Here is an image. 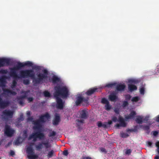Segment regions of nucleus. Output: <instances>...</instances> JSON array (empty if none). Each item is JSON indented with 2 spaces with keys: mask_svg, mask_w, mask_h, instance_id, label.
Wrapping results in <instances>:
<instances>
[{
  "mask_svg": "<svg viewBox=\"0 0 159 159\" xmlns=\"http://www.w3.org/2000/svg\"><path fill=\"white\" fill-rule=\"evenodd\" d=\"M43 73H39L37 75L38 78L35 77V74L34 70H22L20 71V77L25 78L29 77L33 79V83L34 85L41 84L43 82V80L47 78L48 75V71L46 69L43 71Z\"/></svg>",
  "mask_w": 159,
  "mask_h": 159,
  "instance_id": "1",
  "label": "nucleus"
},
{
  "mask_svg": "<svg viewBox=\"0 0 159 159\" xmlns=\"http://www.w3.org/2000/svg\"><path fill=\"white\" fill-rule=\"evenodd\" d=\"M45 138V135L44 133L39 131L33 133L29 136L28 139H33V142L29 143L30 146L28 147L26 149L27 153L29 155L28 158L30 159H37L38 157V156L34 154V150L32 147L35 145L34 142L37 140V139L42 140L44 139Z\"/></svg>",
  "mask_w": 159,
  "mask_h": 159,
  "instance_id": "2",
  "label": "nucleus"
},
{
  "mask_svg": "<svg viewBox=\"0 0 159 159\" xmlns=\"http://www.w3.org/2000/svg\"><path fill=\"white\" fill-rule=\"evenodd\" d=\"M54 89L55 92L54 96L56 99L57 107L59 109H62L63 108L64 103L59 96H61L62 98H67L69 95L68 90L66 87H61L60 86H55Z\"/></svg>",
  "mask_w": 159,
  "mask_h": 159,
  "instance_id": "3",
  "label": "nucleus"
},
{
  "mask_svg": "<svg viewBox=\"0 0 159 159\" xmlns=\"http://www.w3.org/2000/svg\"><path fill=\"white\" fill-rule=\"evenodd\" d=\"M50 116L48 113H46L43 115H41L39 119L33 120V123L34 125L33 128L34 130H39L42 127V125L41 123H44L46 122V120L49 119Z\"/></svg>",
  "mask_w": 159,
  "mask_h": 159,
  "instance_id": "4",
  "label": "nucleus"
},
{
  "mask_svg": "<svg viewBox=\"0 0 159 159\" xmlns=\"http://www.w3.org/2000/svg\"><path fill=\"white\" fill-rule=\"evenodd\" d=\"M24 66V63L20 62H18L17 64L15 67L11 68L9 73L10 75L15 79L20 78V77L17 75L16 70Z\"/></svg>",
  "mask_w": 159,
  "mask_h": 159,
  "instance_id": "5",
  "label": "nucleus"
},
{
  "mask_svg": "<svg viewBox=\"0 0 159 159\" xmlns=\"http://www.w3.org/2000/svg\"><path fill=\"white\" fill-rule=\"evenodd\" d=\"M80 120H76V125L77 127H79L80 124H83L84 123V120L87 118L88 111L86 109H84L80 111Z\"/></svg>",
  "mask_w": 159,
  "mask_h": 159,
  "instance_id": "6",
  "label": "nucleus"
},
{
  "mask_svg": "<svg viewBox=\"0 0 159 159\" xmlns=\"http://www.w3.org/2000/svg\"><path fill=\"white\" fill-rule=\"evenodd\" d=\"M111 120L112 121L114 122H116L118 121L120 122L119 124H117L115 125V126L117 128H119V127L120 126L123 127H125L126 126L127 124L125 122L124 119L121 116L119 117L118 120L116 116L112 117Z\"/></svg>",
  "mask_w": 159,
  "mask_h": 159,
  "instance_id": "7",
  "label": "nucleus"
},
{
  "mask_svg": "<svg viewBox=\"0 0 159 159\" xmlns=\"http://www.w3.org/2000/svg\"><path fill=\"white\" fill-rule=\"evenodd\" d=\"M88 98H84L82 97L81 95H79L76 98V100L75 102V105L76 106H78L83 102L85 103H87L88 102Z\"/></svg>",
  "mask_w": 159,
  "mask_h": 159,
  "instance_id": "8",
  "label": "nucleus"
},
{
  "mask_svg": "<svg viewBox=\"0 0 159 159\" xmlns=\"http://www.w3.org/2000/svg\"><path fill=\"white\" fill-rule=\"evenodd\" d=\"M4 133L8 137H11L15 133L14 130L10 128V126L8 125L5 126Z\"/></svg>",
  "mask_w": 159,
  "mask_h": 159,
  "instance_id": "9",
  "label": "nucleus"
},
{
  "mask_svg": "<svg viewBox=\"0 0 159 159\" xmlns=\"http://www.w3.org/2000/svg\"><path fill=\"white\" fill-rule=\"evenodd\" d=\"M4 116V118L5 120H8L9 118H11L13 114V111L7 110H5L2 112Z\"/></svg>",
  "mask_w": 159,
  "mask_h": 159,
  "instance_id": "10",
  "label": "nucleus"
},
{
  "mask_svg": "<svg viewBox=\"0 0 159 159\" xmlns=\"http://www.w3.org/2000/svg\"><path fill=\"white\" fill-rule=\"evenodd\" d=\"M10 64V59L5 58L0 59V67L5 66H8Z\"/></svg>",
  "mask_w": 159,
  "mask_h": 159,
  "instance_id": "11",
  "label": "nucleus"
},
{
  "mask_svg": "<svg viewBox=\"0 0 159 159\" xmlns=\"http://www.w3.org/2000/svg\"><path fill=\"white\" fill-rule=\"evenodd\" d=\"M9 102L8 101H4L0 97V108L4 109L8 106Z\"/></svg>",
  "mask_w": 159,
  "mask_h": 159,
  "instance_id": "12",
  "label": "nucleus"
},
{
  "mask_svg": "<svg viewBox=\"0 0 159 159\" xmlns=\"http://www.w3.org/2000/svg\"><path fill=\"white\" fill-rule=\"evenodd\" d=\"M2 90L3 92V94L7 95H15L16 94V92L8 89L3 88Z\"/></svg>",
  "mask_w": 159,
  "mask_h": 159,
  "instance_id": "13",
  "label": "nucleus"
},
{
  "mask_svg": "<svg viewBox=\"0 0 159 159\" xmlns=\"http://www.w3.org/2000/svg\"><path fill=\"white\" fill-rule=\"evenodd\" d=\"M109 100L112 102H115L118 99V97L116 94L112 93L109 95Z\"/></svg>",
  "mask_w": 159,
  "mask_h": 159,
  "instance_id": "14",
  "label": "nucleus"
},
{
  "mask_svg": "<svg viewBox=\"0 0 159 159\" xmlns=\"http://www.w3.org/2000/svg\"><path fill=\"white\" fill-rule=\"evenodd\" d=\"M97 125L98 127H103L106 129L110 127V125H107V122H105L103 124H102L101 121H98L97 123Z\"/></svg>",
  "mask_w": 159,
  "mask_h": 159,
  "instance_id": "15",
  "label": "nucleus"
},
{
  "mask_svg": "<svg viewBox=\"0 0 159 159\" xmlns=\"http://www.w3.org/2000/svg\"><path fill=\"white\" fill-rule=\"evenodd\" d=\"M125 88V85L124 84H118L116 86V89L118 91H124Z\"/></svg>",
  "mask_w": 159,
  "mask_h": 159,
  "instance_id": "16",
  "label": "nucleus"
},
{
  "mask_svg": "<svg viewBox=\"0 0 159 159\" xmlns=\"http://www.w3.org/2000/svg\"><path fill=\"white\" fill-rule=\"evenodd\" d=\"M60 81V79L58 77L55 75H53L50 80V82H52L53 84L57 83Z\"/></svg>",
  "mask_w": 159,
  "mask_h": 159,
  "instance_id": "17",
  "label": "nucleus"
},
{
  "mask_svg": "<svg viewBox=\"0 0 159 159\" xmlns=\"http://www.w3.org/2000/svg\"><path fill=\"white\" fill-rule=\"evenodd\" d=\"M136 115V112L134 111H131L129 114L125 116V118L126 120L133 119L134 116Z\"/></svg>",
  "mask_w": 159,
  "mask_h": 159,
  "instance_id": "18",
  "label": "nucleus"
},
{
  "mask_svg": "<svg viewBox=\"0 0 159 159\" xmlns=\"http://www.w3.org/2000/svg\"><path fill=\"white\" fill-rule=\"evenodd\" d=\"M60 121V117L59 116L56 115L53 120L52 123L54 125H57Z\"/></svg>",
  "mask_w": 159,
  "mask_h": 159,
  "instance_id": "19",
  "label": "nucleus"
},
{
  "mask_svg": "<svg viewBox=\"0 0 159 159\" xmlns=\"http://www.w3.org/2000/svg\"><path fill=\"white\" fill-rule=\"evenodd\" d=\"M44 142H39L37 145H35V148L37 150H40L43 148Z\"/></svg>",
  "mask_w": 159,
  "mask_h": 159,
  "instance_id": "20",
  "label": "nucleus"
},
{
  "mask_svg": "<svg viewBox=\"0 0 159 159\" xmlns=\"http://www.w3.org/2000/svg\"><path fill=\"white\" fill-rule=\"evenodd\" d=\"M128 89L130 92H132L137 89V86L134 84H129L128 85Z\"/></svg>",
  "mask_w": 159,
  "mask_h": 159,
  "instance_id": "21",
  "label": "nucleus"
},
{
  "mask_svg": "<svg viewBox=\"0 0 159 159\" xmlns=\"http://www.w3.org/2000/svg\"><path fill=\"white\" fill-rule=\"evenodd\" d=\"M30 92L29 90L26 91H24L22 92V93H24V94L18 97L17 99H23L26 98L27 96V94Z\"/></svg>",
  "mask_w": 159,
  "mask_h": 159,
  "instance_id": "22",
  "label": "nucleus"
},
{
  "mask_svg": "<svg viewBox=\"0 0 159 159\" xmlns=\"http://www.w3.org/2000/svg\"><path fill=\"white\" fill-rule=\"evenodd\" d=\"M7 78V76L6 75L3 76L0 78V83L1 86H4V84L5 82V79Z\"/></svg>",
  "mask_w": 159,
  "mask_h": 159,
  "instance_id": "23",
  "label": "nucleus"
},
{
  "mask_svg": "<svg viewBox=\"0 0 159 159\" xmlns=\"http://www.w3.org/2000/svg\"><path fill=\"white\" fill-rule=\"evenodd\" d=\"M135 121L138 124H142L143 122V118L140 116H137L135 120Z\"/></svg>",
  "mask_w": 159,
  "mask_h": 159,
  "instance_id": "24",
  "label": "nucleus"
},
{
  "mask_svg": "<svg viewBox=\"0 0 159 159\" xmlns=\"http://www.w3.org/2000/svg\"><path fill=\"white\" fill-rule=\"evenodd\" d=\"M99 89L97 88L90 89V95L96 92H98Z\"/></svg>",
  "mask_w": 159,
  "mask_h": 159,
  "instance_id": "25",
  "label": "nucleus"
},
{
  "mask_svg": "<svg viewBox=\"0 0 159 159\" xmlns=\"http://www.w3.org/2000/svg\"><path fill=\"white\" fill-rule=\"evenodd\" d=\"M104 107L105 110L107 111L110 110L111 108V106L110 105L109 102L105 104Z\"/></svg>",
  "mask_w": 159,
  "mask_h": 159,
  "instance_id": "26",
  "label": "nucleus"
},
{
  "mask_svg": "<svg viewBox=\"0 0 159 159\" xmlns=\"http://www.w3.org/2000/svg\"><path fill=\"white\" fill-rule=\"evenodd\" d=\"M116 84L115 83H109L106 84L105 87L108 88H111L114 86H115Z\"/></svg>",
  "mask_w": 159,
  "mask_h": 159,
  "instance_id": "27",
  "label": "nucleus"
},
{
  "mask_svg": "<svg viewBox=\"0 0 159 159\" xmlns=\"http://www.w3.org/2000/svg\"><path fill=\"white\" fill-rule=\"evenodd\" d=\"M24 64V66H28L32 67L33 66V63L29 61H27Z\"/></svg>",
  "mask_w": 159,
  "mask_h": 159,
  "instance_id": "28",
  "label": "nucleus"
},
{
  "mask_svg": "<svg viewBox=\"0 0 159 159\" xmlns=\"http://www.w3.org/2000/svg\"><path fill=\"white\" fill-rule=\"evenodd\" d=\"M101 102L103 104H107L109 102L105 98H102Z\"/></svg>",
  "mask_w": 159,
  "mask_h": 159,
  "instance_id": "29",
  "label": "nucleus"
},
{
  "mask_svg": "<svg viewBox=\"0 0 159 159\" xmlns=\"http://www.w3.org/2000/svg\"><path fill=\"white\" fill-rule=\"evenodd\" d=\"M54 151L53 150H52L50 152H49L47 155V157L48 158L52 157L53 155Z\"/></svg>",
  "mask_w": 159,
  "mask_h": 159,
  "instance_id": "30",
  "label": "nucleus"
},
{
  "mask_svg": "<svg viewBox=\"0 0 159 159\" xmlns=\"http://www.w3.org/2000/svg\"><path fill=\"white\" fill-rule=\"evenodd\" d=\"M139 100V98L137 96L132 98L131 99V101L133 102H137Z\"/></svg>",
  "mask_w": 159,
  "mask_h": 159,
  "instance_id": "31",
  "label": "nucleus"
},
{
  "mask_svg": "<svg viewBox=\"0 0 159 159\" xmlns=\"http://www.w3.org/2000/svg\"><path fill=\"white\" fill-rule=\"evenodd\" d=\"M56 134V132H55L54 131H52V132H49V134L48 136L49 137H51L52 136H54Z\"/></svg>",
  "mask_w": 159,
  "mask_h": 159,
  "instance_id": "32",
  "label": "nucleus"
},
{
  "mask_svg": "<svg viewBox=\"0 0 159 159\" xmlns=\"http://www.w3.org/2000/svg\"><path fill=\"white\" fill-rule=\"evenodd\" d=\"M129 105V103L127 101H124L123 102V103L122 105V107H125Z\"/></svg>",
  "mask_w": 159,
  "mask_h": 159,
  "instance_id": "33",
  "label": "nucleus"
},
{
  "mask_svg": "<svg viewBox=\"0 0 159 159\" xmlns=\"http://www.w3.org/2000/svg\"><path fill=\"white\" fill-rule=\"evenodd\" d=\"M121 137L123 138H126L129 136V135L126 133H120Z\"/></svg>",
  "mask_w": 159,
  "mask_h": 159,
  "instance_id": "34",
  "label": "nucleus"
},
{
  "mask_svg": "<svg viewBox=\"0 0 159 159\" xmlns=\"http://www.w3.org/2000/svg\"><path fill=\"white\" fill-rule=\"evenodd\" d=\"M43 94L45 97H50V94L49 92L48 91H45L43 92Z\"/></svg>",
  "mask_w": 159,
  "mask_h": 159,
  "instance_id": "35",
  "label": "nucleus"
},
{
  "mask_svg": "<svg viewBox=\"0 0 159 159\" xmlns=\"http://www.w3.org/2000/svg\"><path fill=\"white\" fill-rule=\"evenodd\" d=\"M44 145L45 146L46 148H48L51 147V145L48 142H44Z\"/></svg>",
  "mask_w": 159,
  "mask_h": 159,
  "instance_id": "36",
  "label": "nucleus"
},
{
  "mask_svg": "<svg viewBox=\"0 0 159 159\" xmlns=\"http://www.w3.org/2000/svg\"><path fill=\"white\" fill-rule=\"evenodd\" d=\"M128 82L130 84H137L138 83V81L134 80L131 79L129 80Z\"/></svg>",
  "mask_w": 159,
  "mask_h": 159,
  "instance_id": "37",
  "label": "nucleus"
},
{
  "mask_svg": "<svg viewBox=\"0 0 159 159\" xmlns=\"http://www.w3.org/2000/svg\"><path fill=\"white\" fill-rule=\"evenodd\" d=\"M23 83L26 85H28L30 84V81L28 79H25L23 80Z\"/></svg>",
  "mask_w": 159,
  "mask_h": 159,
  "instance_id": "38",
  "label": "nucleus"
},
{
  "mask_svg": "<svg viewBox=\"0 0 159 159\" xmlns=\"http://www.w3.org/2000/svg\"><path fill=\"white\" fill-rule=\"evenodd\" d=\"M125 98L126 101H128L130 99L131 96L129 94H126L125 95Z\"/></svg>",
  "mask_w": 159,
  "mask_h": 159,
  "instance_id": "39",
  "label": "nucleus"
},
{
  "mask_svg": "<svg viewBox=\"0 0 159 159\" xmlns=\"http://www.w3.org/2000/svg\"><path fill=\"white\" fill-rule=\"evenodd\" d=\"M140 92L141 94H144V88L143 87H141L140 89Z\"/></svg>",
  "mask_w": 159,
  "mask_h": 159,
  "instance_id": "40",
  "label": "nucleus"
},
{
  "mask_svg": "<svg viewBox=\"0 0 159 159\" xmlns=\"http://www.w3.org/2000/svg\"><path fill=\"white\" fill-rule=\"evenodd\" d=\"M32 67L33 69H34L36 70H39L40 69V66H38L34 65Z\"/></svg>",
  "mask_w": 159,
  "mask_h": 159,
  "instance_id": "41",
  "label": "nucleus"
},
{
  "mask_svg": "<svg viewBox=\"0 0 159 159\" xmlns=\"http://www.w3.org/2000/svg\"><path fill=\"white\" fill-rule=\"evenodd\" d=\"M7 70L2 69L0 70V73L2 74H6L7 73Z\"/></svg>",
  "mask_w": 159,
  "mask_h": 159,
  "instance_id": "42",
  "label": "nucleus"
},
{
  "mask_svg": "<svg viewBox=\"0 0 159 159\" xmlns=\"http://www.w3.org/2000/svg\"><path fill=\"white\" fill-rule=\"evenodd\" d=\"M137 127L135 126V128L134 129H128L127 130V132L130 131L131 132H133V131L135 132L137 131Z\"/></svg>",
  "mask_w": 159,
  "mask_h": 159,
  "instance_id": "43",
  "label": "nucleus"
},
{
  "mask_svg": "<svg viewBox=\"0 0 159 159\" xmlns=\"http://www.w3.org/2000/svg\"><path fill=\"white\" fill-rule=\"evenodd\" d=\"M149 117L148 116H146L143 119L144 122L147 123L148 120H149Z\"/></svg>",
  "mask_w": 159,
  "mask_h": 159,
  "instance_id": "44",
  "label": "nucleus"
},
{
  "mask_svg": "<svg viewBox=\"0 0 159 159\" xmlns=\"http://www.w3.org/2000/svg\"><path fill=\"white\" fill-rule=\"evenodd\" d=\"M143 129L144 130L148 131L150 129V127L149 125H146L143 127Z\"/></svg>",
  "mask_w": 159,
  "mask_h": 159,
  "instance_id": "45",
  "label": "nucleus"
},
{
  "mask_svg": "<svg viewBox=\"0 0 159 159\" xmlns=\"http://www.w3.org/2000/svg\"><path fill=\"white\" fill-rule=\"evenodd\" d=\"M24 118L22 115H20V117L17 118V120L19 122L23 120Z\"/></svg>",
  "mask_w": 159,
  "mask_h": 159,
  "instance_id": "46",
  "label": "nucleus"
},
{
  "mask_svg": "<svg viewBox=\"0 0 159 159\" xmlns=\"http://www.w3.org/2000/svg\"><path fill=\"white\" fill-rule=\"evenodd\" d=\"M10 156L13 157L15 155V152L12 150H11L9 154Z\"/></svg>",
  "mask_w": 159,
  "mask_h": 159,
  "instance_id": "47",
  "label": "nucleus"
},
{
  "mask_svg": "<svg viewBox=\"0 0 159 159\" xmlns=\"http://www.w3.org/2000/svg\"><path fill=\"white\" fill-rule=\"evenodd\" d=\"M18 103L21 105H22L24 104V102L23 99H17Z\"/></svg>",
  "mask_w": 159,
  "mask_h": 159,
  "instance_id": "48",
  "label": "nucleus"
},
{
  "mask_svg": "<svg viewBox=\"0 0 159 159\" xmlns=\"http://www.w3.org/2000/svg\"><path fill=\"white\" fill-rule=\"evenodd\" d=\"M114 111L115 113L117 114H119V109L118 108H115L114 110Z\"/></svg>",
  "mask_w": 159,
  "mask_h": 159,
  "instance_id": "49",
  "label": "nucleus"
},
{
  "mask_svg": "<svg viewBox=\"0 0 159 159\" xmlns=\"http://www.w3.org/2000/svg\"><path fill=\"white\" fill-rule=\"evenodd\" d=\"M63 153L64 155L67 156L68 154V152L67 150H65L63 152Z\"/></svg>",
  "mask_w": 159,
  "mask_h": 159,
  "instance_id": "50",
  "label": "nucleus"
},
{
  "mask_svg": "<svg viewBox=\"0 0 159 159\" xmlns=\"http://www.w3.org/2000/svg\"><path fill=\"white\" fill-rule=\"evenodd\" d=\"M148 145V147H152V143L150 141H148L147 142Z\"/></svg>",
  "mask_w": 159,
  "mask_h": 159,
  "instance_id": "51",
  "label": "nucleus"
},
{
  "mask_svg": "<svg viewBox=\"0 0 159 159\" xmlns=\"http://www.w3.org/2000/svg\"><path fill=\"white\" fill-rule=\"evenodd\" d=\"M100 149L101 152H105L106 153H107V151L105 148H101Z\"/></svg>",
  "mask_w": 159,
  "mask_h": 159,
  "instance_id": "52",
  "label": "nucleus"
},
{
  "mask_svg": "<svg viewBox=\"0 0 159 159\" xmlns=\"http://www.w3.org/2000/svg\"><path fill=\"white\" fill-rule=\"evenodd\" d=\"M131 152V151L130 149H127L125 152V153L127 154H129Z\"/></svg>",
  "mask_w": 159,
  "mask_h": 159,
  "instance_id": "53",
  "label": "nucleus"
},
{
  "mask_svg": "<svg viewBox=\"0 0 159 159\" xmlns=\"http://www.w3.org/2000/svg\"><path fill=\"white\" fill-rule=\"evenodd\" d=\"M33 118L32 117H29L27 119V120L28 121H32V122L33 121Z\"/></svg>",
  "mask_w": 159,
  "mask_h": 159,
  "instance_id": "54",
  "label": "nucleus"
},
{
  "mask_svg": "<svg viewBox=\"0 0 159 159\" xmlns=\"http://www.w3.org/2000/svg\"><path fill=\"white\" fill-rule=\"evenodd\" d=\"M28 101L29 102H32L33 100V98L32 97H29L28 98Z\"/></svg>",
  "mask_w": 159,
  "mask_h": 159,
  "instance_id": "55",
  "label": "nucleus"
},
{
  "mask_svg": "<svg viewBox=\"0 0 159 159\" xmlns=\"http://www.w3.org/2000/svg\"><path fill=\"white\" fill-rule=\"evenodd\" d=\"M158 134V132H157V131H154L153 132V135H154V136H156Z\"/></svg>",
  "mask_w": 159,
  "mask_h": 159,
  "instance_id": "56",
  "label": "nucleus"
},
{
  "mask_svg": "<svg viewBox=\"0 0 159 159\" xmlns=\"http://www.w3.org/2000/svg\"><path fill=\"white\" fill-rule=\"evenodd\" d=\"M112 120L111 121V120H109L108 121V122H107V125H110L112 124Z\"/></svg>",
  "mask_w": 159,
  "mask_h": 159,
  "instance_id": "57",
  "label": "nucleus"
},
{
  "mask_svg": "<svg viewBox=\"0 0 159 159\" xmlns=\"http://www.w3.org/2000/svg\"><path fill=\"white\" fill-rule=\"evenodd\" d=\"M17 83L15 80H13L12 84L13 86H15L16 84Z\"/></svg>",
  "mask_w": 159,
  "mask_h": 159,
  "instance_id": "58",
  "label": "nucleus"
},
{
  "mask_svg": "<svg viewBox=\"0 0 159 159\" xmlns=\"http://www.w3.org/2000/svg\"><path fill=\"white\" fill-rule=\"evenodd\" d=\"M20 143V142H19V139L18 138V139L16 140L15 144H19Z\"/></svg>",
  "mask_w": 159,
  "mask_h": 159,
  "instance_id": "59",
  "label": "nucleus"
},
{
  "mask_svg": "<svg viewBox=\"0 0 159 159\" xmlns=\"http://www.w3.org/2000/svg\"><path fill=\"white\" fill-rule=\"evenodd\" d=\"M156 146L157 148H159V141L156 142Z\"/></svg>",
  "mask_w": 159,
  "mask_h": 159,
  "instance_id": "60",
  "label": "nucleus"
},
{
  "mask_svg": "<svg viewBox=\"0 0 159 159\" xmlns=\"http://www.w3.org/2000/svg\"><path fill=\"white\" fill-rule=\"evenodd\" d=\"M86 94L88 95H89V90H88L86 93Z\"/></svg>",
  "mask_w": 159,
  "mask_h": 159,
  "instance_id": "61",
  "label": "nucleus"
},
{
  "mask_svg": "<svg viewBox=\"0 0 159 159\" xmlns=\"http://www.w3.org/2000/svg\"><path fill=\"white\" fill-rule=\"evenodd\" d=\"M82 159H89V157H83Z\"/></svg>",
  "mask_w": 159,
  "mask_h": 159,
  "instance_id": "62",
  "label": "nucleus"
},
{
  "mask_svg": "<svg viewBox=\"0 0 159 159\" xmlns=\"http://www.w3.org/2000/svg\"><path fill=\"white\" fill-rule=\"evenodd\" d=\"M155 159H159V156L158 155L156 156L155 157Z\"/></svg>",
  "mask_w": 159,
  "mask_h": 159,
  "instance_id": "63",
  "label": "nucleus"
},
{
  "mask_svg": "<svg viewBox=\"0 0 159 159\" xmlns=\"http://www.w3.org/2000/svg\"><path fill=\"white\" fill-rule=\"evenodd\" d=\"M156 120L157 122H159V116L157 117Z\"/></svg>",
  "mask_w": 159,
  "mask_h": 159,
  "instance_id": "64",
  "label": "nucleus"
}]
</instances>
